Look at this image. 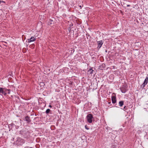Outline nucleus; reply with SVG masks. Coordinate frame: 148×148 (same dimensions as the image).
<instances>
[{
  "label": "nucleus",
  "instance_id": "obj_5",
  "mask_svg": "<svg viewBox=\"0 0 148 148\" xmlns=\"http://www.w3.org/2000/svg\"><path fill=\"white\" fill-rule=\"evenodd\" d=\"M4 88H0V95L1 96H3V95H6V93L5 92V91L4 90Z\"/></svg>",
  "mask_w": 148,
  "mask_h": 148
},
{
  "label": "nucleus",
  "instance_id": "obj_11",
  "mask_svg": "<svg viewBox=\"0 0 148 148\" xmlns=\"http://www.w3.org/2000/svg\"><path fill=\"white\" fill-rule=\"evenodd\" d=\"M124 104V101H120L119 102V106L120 107H122Z\"/></svg>",
  "mask_w": 148,
  "mask_h": 148
},
{
  "label": "nucleus",
  "instance_id": "obj_24",
  "mask_svg": "<svg viewBox=\"0 0 148 148\" xmlns=\"http://www.w3.org/2000/svg\"><path fill=\"white\" fill-rule=\"evenodd\" d=\"M105 66V64H102V66Z\"/></svg>",
  "mask_w": 148,
  "mask_h": 148
},
{
  "label": "nucleus",
  "instance_id": "obj_25",
  "mask_svg": "<svg viewBox=\"0 0 148 148\" xmlns=\"http://www.w3.org/2000/svg\"><path fill=\"white\" fill-rule=\"evenodd\" d=\"M8 94H10V92L8 91Z\"/></svg>",
  "mask_w": 148,
  "mask_h": 148
},
{
  "label": "nucleus",
  "instance_id": "obj_12",
  "mask_svg": "<svg viewBox=\"0 0 148 148\" xmlns=\"http://www.w3.org/2000/svg\"><path fill=\"white\" fill-rule=\"evenodd\" d=\"M53 23V21L51 19H49V21L48 22V24L49 25H51Z\"/></svg>",
  "mask_w": 148,
  "mask_h": 148
},
{
  "label": "nucleus",
  "instance_id": "obj_17",
  "mask_svg": "<svg viewBox=\"0 0 148 148\" xmlns=\"http://www.w3.org/2000/svg\"><path fill=\"white\" fill-rule=\"evenodd\" d=\"M4 90L5 91V93H6V95L7 94V89H5L4 88Z\"/></svg>",
  "mask_w": 148,
  "mask_h": 148
},
{
  "label": "nucleus",
  "instance_id": "obj_8",
  "mask_svg": "<svg viewBox=\"0 0 148 148\" xmlns=\"http://www.w3.org/2000/svg\"><path fill=\"white\" fill-rule=\"evenodd\" d=\"M35 40H36V39L34 37H32L28 39V42H31L34 41H35Z\"/></svg>",
  "mask_w": 148,
  "mask_h": 148
},
{
  "label": "nucleus",
  "instance_id": "obj_19",
  "mask_svg": "<svg viewBox=\"0 0 148 148\" xmlns=\"http://www.w3.org/2000/svg\"><path fill=\"white\" fill-rule=\"evenodd\" d=\"M1 2H4L3 1H2L0 0V4H1Z\"/></svg>",
  "mask_w": 148,
  "mask_h": 148
},
{
  "label": "nucleus",
  "instance_id": "obj_10",
  "mask_svg": "<svg viewBox=\"0 0 148 148\" xmlns=\"http://www.w3.org/2000/svg\"><path fill=\"white\" fill-rule=\"evenodd\" d=\"M121 92L123 93H125L127 91V89L124 87H122L121 89Z\"/></svg>",
  "mask_w": 148,
  "mask_h": 148
},
{
  "label": "nucleus",
  "instance_id": "obj_6",
  "mask_svg": "<svg viewBox=\"0 0 148 148\" xmlns=\"http://www.w3.org/2000/svg\"><path fill=\"white\" fill-rule=\"evenodd\" d=\"M98 43V47L97 48L98 49H99L101 47L103 44V42L102 40H100L97 42Z\"/></svg>",
  "mask_w": 148,
  "mask_h": 148
},
{
  "label": "nucleus",
  "instance_id": "obj_4",
  "mask_svg": "<svg viewBox=\"0 0 148 148\" xmlns=\"http://www.w3.org/2000/svg\"><path fill=\"white\" fill-rule=\"evenodd\" d=\"M148 82V77H147L143 83V84L140 85V88L143 89L145 86L147 84V83Z\"/></svg>",
  "mask_w": 148,
  "mask_h": 148
},
{
  "label": "nucleus",
  "instance_id": "obj_20",
  "mask_svg": "<svg viewBox=\"0 0 148 148\" xmlns=\"http://www.w3.org/2000/svg\"><path fill=\"white\" fill-rule=\"evenodd\" d=\"M49 107H50V108H51V107H52V106H51V105H49Z\"/></svg>",
  "mask_w": 148,
  "mask_h": 148
},
{
  "label": "nucleus",
  "instance_id": "obj_22",
  "mask_svg": "<svg viewBox=\"0 0 148 148\" xmlns=\"http://www.w3.org/2000/svg\"><path fill=\"white\" fill-rule=\"evenodd\" d=\"M130 5H127V7H130Z\"/></svg>",
  "mask_w": 148,
  "mask_h": 148
},
{
  "label": "nucleus",
  "instance_id": "obj_18",
  "mask_svg": "<svg viewBox=\"0 0 148 148\" xmlns=\"http://www.w3.org/2000/svg\"><path fill=\"white\" fill-rule=\"evenodd\" d=\"M126 107L125 106L123 109L124 111H125L126 110Z\"/></svg>",
  "mask_w": 148,
  "mask_h": 148
},
{
  "label": "nucleus",
  "instance_id": "obj_15",
  "mask_svg": "<svg viewBox=\"0 0 148 148\" xmlns=\"http://www.w3.org/2000/svg\"><path fill=\"white\" fill-rule=\"evenodd\" d=\"M50 111V110L49 109H48L46 110V113L47 114H48L49 113Z\"/></svg>",
  "mask_w": 148,
  "mask_h": 148
},
{
  "label": "nucleus",
  "instance_id": "obj_21",
  "mask_svg": "<svg viewBox=\"0 0 148 148\" xmlns=\"http://www.w3.org/2000/svg\"><path fill=\"white\" fill-rule=\"evenodd\" d=\"M13 125V124H10V125H9V127H10V125Z\"/></svg>",
  "mask_w": 148,
  "mask_h": 148
},
{
  "label": "nucleus",
  "instance_id": "obj_9",
  "mask_svg": "<svg viewBox=\"0 0 148 148\" xmlns=\"http://www.w3.org/2000/svg\"><path fill=\"white\" fill-rule=\"evenodd\" d=\"M112 101L113 103H115L116 102V97L112 96Z\"/></svg>",
  "mask_w": 148,
  "mask_h": 148
},
{
  "label": "nucleus",
  "instance_id": "obj_23",
  "mask_svg": "<svg viewBox=\"0 0 148 148\" xmlns=\"http://www.w3.org/2000/svg\"><path fill=\"white\" fill-rule=\"evenodd\" d=\"M7 91H8L10 92V89H7Z\"/></svg>",
  "mask_w": 148,
  "mask_h": 148
},
{
  "label": "nucleus",
  "instance_id": "obj_13",
  "mask_svg": "<svg viewBox=\"0 0 148 148\" xmlns=\"http://www.w3.org/2000/svg\"><path fill=\"white\" fill-rule=\"evenodd\" d=\"M93 71L94 70H93L92 69H90L88 71V72L90 74H92Z\"/></svg>",
  "mask_w": 148,
  "mask_h": 148
},
{
  "label": "nucleus",
  "instance_id": "obj_7",
  "mask_svg": "<svg viewBox=\"0 0 148 148\" xmlns=\"http://www.w3.org/2000/svg\"><path fill=\"white\" fill-rule=\"evenodd\" d=\"M24 121H26L27 123H29L31 121V120L30 119V117L28 116H26L25 117L24 119Z\"/></svg>",
  "mask_w": 148,
  "mask_h": 148
},
{
  "label": "nucleus",
  "instance_id": "obj_26",
  "mask_svg": "<svg viewBox=\"0 0 148 148\" xmlns=\"http://www.w3.org/2000/svg\"><path fill=\"white\" fill-rule=\"evenodd\" d=\"M79 7H80L81 8V5L79 6Z\"/></svg>",
  "mask_w": 148,
  "mask_h": 148
},
{
  "label": "nucleus",
  "instance_id": "obj_2",
  "mask_svg": "<svg viewBox=\"0 0 148 148\" xmlns=\"http://www.w3.org/2000/svg\"><path fill=\"white\" fill-rule=\"evenodd\" d=\"M25 142V140L20 137L16 138V143L18 145H22Z\"/></svg>",
  "mask_w": 148,
  "mask_h": 148
},
{
  "label": "nucleus",
  "instance_id": "obj_14",
  "mask_svg": "<svg viewBox=\"0 0 148 148\" xmlns=\"http://www.w3.org/2000/svg\"><path fill=\"white\" fill-rule=\"evenodd\" d=\"M40 86H44L45 85V84L44 82H41L40 83Z\"/></svg>",
  "mask_w": 148,
  "mask_h": 148
},
{
  "label": "nucleus",
  "instance_id": "obj_16",
  "mask_svg": "<svg viewBox=\"0 0 148 148\" xmlns=\"http://www.w3.org/2000/svg\"><path fill=\"white\" fill-rule=\"evenodd\" d=\"M85 129H86L87 130H89V128L87 126V125H86L85 126Z\"/></svg>",
  "mask_w": 148,
  "mask_h": 148
},
{
  "label": "nucleus",
  "instance_id": "obj_1",
  "mask_svg": "<svg viewBox=\"0 0 148 148\" xmlns=\"http://www.w3.org/2000/svg\"><path fill=\"white\" fill-rule=\"evenodd\" d=\"M20 132V134L25 138H28L29 136V133L27 130H21Z\"/></svg>",
  "mask_w": 148,
  "mask_h": 148
},
{
  "label": "nucleus",
  "instance_id": "obj_3",
  "mask_svg": "<svg viewBox=\"0 0 148 148\" xmlns=\"http://www.w3.org/2000/svg\"><path fill=\"white\" fill-rule=\"evenodd\" d=\"M87 121L89 123H91L92 122V119H93L92 115V114H89L86 116Z\"/></svg>",
  "mask_w": 148,
  "mask_h": 148
}]
</instances>
